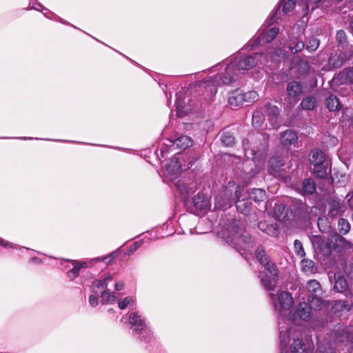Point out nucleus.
Wrapping results in <instances>:
<instances>
[{"instance_id":"nucleus-25","label":"nucleus","mask_w":353,"mask_h":353,"mask_svg":"<svg viewBox=\"0 0 353 353\" xmlns=\"http://www.w3.org/2000/svg\"><path fill=\"white\" fill-rule=\"evenodd\" d=\"M350 309L351 305L343 301H336L332 308L333 312L335 314L342 312H347Z\"/></svg>"},{"instance_id":"nucleus-1","label":"nucleus","mask_w":353,"mask_h":353,"mask_svg":"<svg viewBox=\"0 0 353 353\" xmlns=\"http://www.w3.org/2000/svg\"><path fill=\"white\" fill-rule=\"evenodd\" d=\"M236 203L238 211L247 214L250 211V204L245 201L242 195V190L234 182H229L226 188L214 197V208L226 210Z\"/></svg>"},{"instance_id":"nucleus-3","label":"nucleus","mask_w":353,"mask_h":353,"mask_svg":"<svg viewBox=\"0 0 353 353\" xmlns=\"http://www.w3.org/2000/svg\"><path fill=\"white\" fill-rule=\"evenodd\" d=\"M279 330L281 353H307L309 346L303 341L299 330L281 325V323Z\"/></svg>"},{"instance_id":"nucleus-24","label":"nucleus","mask_w":353,"mask_h":353,"mask_svg":"<svg viewBox=\"0 0 353 353\" xmlns=\"http://www.w3.org/2000/svg\"><path fill=\"white\" fill-rule=\"evenodd\" d=\"M181 170V166L179 165V159L174 157L172 159L170 163L166 168V172L171 175H177Z\"/></svg>"},{"instance_id":"nucleus-44","label":"nucleus","mask_w":353,"mask_h":353,"mask_svg":"<svg viewBox=\"0 0 353 353\" xmlns=\"http://www.w3.org/2000/svg\"><path fill=\"white\" fill-rule=\"evenodd\" d=\"M294 248L296 252V254L300 256L301 257H304L305 255V251L303 248V245L301 242L299 240H295L294 243Z\"/></svg>"},{"instance_id":"nucleus-35","label":"nucleus","mask_w":353,"mask_h":353,"mask_svg":"<svg viewBox=\"0 0 353 353\" xmlns=\"http://www.w3.org/2000/svg\"><path fill=\"white\" fill-rule=\"evenodd\" d=\"M338 228L341 234H345L349 232L350 225L347 220L344 219H340L338 223Z\"/></svg>"},{"instance_id":"nucleus-57","label":"nucleus","mask_w":353,"mask_h":353,"mask_svg":"<svg viewBox=\"0 0 353 353\" xmlns=\"http://www.w3.org/2000/svg\"><path fill=\"white\" fill-rule=\"evenodd\" d=\"M124 283L123 282H118L114 284V288L117 291H120L123 288Z\"/></svg>"},{"instance_id":"nucleus-21","label":"nucleus","mask_w":353,"mask_h":353,"mask_svg":"<svg viewBox=\"0 0 353 353\" xmlns=\"http://www.w3.org/2000/svg\"><path fill=\"white\" fill-rule=\"evenodd\" d=\"M249 198L256 202H261L266 199L267 196L263 189L255 188L249 192Z\"/></svg>"},{"instance_id":"nucleus-9","label":"nucleus","mask_w":353,"mask_h":353,"mask_svg":"<svg viewBox=\"0 0 353 353\" xmlns=\"http://www.w3.org/2000/svg\"><path fill=\"white\" fill-rule=\"evenodd\" d=\"M305 294L308 296V301L313 307L320 308L323 305V300L321 298L323 294V290L320 283L315 280L308 281L305 285Z\"/></svg>"},{"instance_id":"nucleus-18","label":"nucleus","mask_w":353,"mask_h":353,"mask_svg":"<svg viewBox=\"0 0 353 353\" xmlns=\"http://www.w3.org/2000/svg\"><path fill=\"white\" fill-rule=\"evenodd\" d=\"M194 205L199 209L205 210L210 206V201L203 194H198L192 199Z\"/></svg>"},{"instance_id":"nucleus-29","label":"nucleus","mask_w":353,"mask_h":353,"mask_svg":"<svg viewBox=\"0 0 353 353\" xmlns=\"http://www.w3.org/2000/svg\"><path fill=\"white\" fill-rule=\"evenodd\" d=\"M326 105H327V108L330 111L337 110L339 109V102L338 99L335 96L330 95L327 99Z\"/></svg>"},{"instance_id":"nucleus-19","label":"nucleus","mask_w":353,"mask_h":353,"mask_svg":"<svg viewBox=\"0 0 353 353\" xmlns=\"http://www.w3.org/2000/svg\"><path fill=\"white\" fill-rule=\"evenodd\" d=\"M173 144L179 149L185 150L192 145L193 141L188 136H181L174 140Z\"/></svg>"},{"instance_id":"nucleus-38","label":"nucleus","mask_w":353,"mask_h":353,"mask_svg":"<svg viewBox=\"0 0 353 353\" xmlns=\"http://www.w3.org/2000/svg\"><path fill=\"white\" fill-rule=\"evenodd\" d=\"M234 139L233 136L229 132H223L221 134V141L222 143L226 145L230 146L232 145L234 143Z\"/></svg>"},{"instance_id":"nucleus-43","label":"nucleus","mask_w":353,"mask_h":353,"mask_svg":"<svg viewBox=\"0 0 353 353\" xmlns=\"http://www.w3.org/2000/svg\"><path fill=\"white\" fill-rule=\"evenodd\" d=\"M72 266L77 271H80L82 268H87L88 267V262L84 261L70 260Z\"/></svg>"},{"instance_id":"nucleus-23","label":"nucleus","mask_w":353,"mask_h":353,"mask_svg":"<svg viewBox=\"0 0 353 353\" xmlns=\"http://www.w3.org/2000/svg\"><path fill=\"white\" fill-rule=\"evenodd\" d=\"M310 162L312 165H316L327 161L325 160V154L319 150H314L310 153Z\"/></svg>"},{"instance_id":"nucleus-42","label":"nucleus","mask_w":353,"mask_h":353,"mask_svg":"<svg viewBox=\"0 0 353 353\" xmlns=\"http://www.w3.org/2000/svg\"><path fill=\"white\" fill-rule=\"evenodd\" d=\"M134 304V301L131 297H126L123 300L118 301V306L121 310H124L128 306H132Z\"/></svg>"},{"instance_id":"nucleus-52","label":"nucleus","mask_w":353,"mask_h":353,"mask_svg":"<svg viewBox=\"0 0 353 353\" xmlns=\"http://www.w3.org/2000/svg\"><path fill=\"white\" fill-rule=\"evenodd\" d=\"M79 272L77 271L75 268H72L70 270H69L67 273L68 276L70 279H74L79 276Z\"/></svg>"},{"instance_id":"nucleus-28","label":"nucleus","mask_w":353,"mask_h":353,"mask_svg":"<svg viewBox=\"0 0 353 353\" xmlns=\"http://www.w3.org/2000/svg\"><path fill=\"white\" fill-rule=\"evenodd\" d=\"M290 43L289 46V48L294 53L299 52L301 51L304 47L305 44L303 41H297V39H293L290 38Z\"/></svg>"},{"instance_id":"nucleus-2","label":"nucleus","mask_w":353,"mask_h":353,"mask_svg":"<svg viewBox=\"0 0 353 353\" xmlns=\"http://www.w3.org/2000/svg\"><path fill=\"white\" fill-rule=\"evenodd\" d=\"M285 55V50L281 48L269 49L267 54H254V56H245L236 58L227 66V73L230 74L232 70H249L255 65H264L268 63L269 59L272 61H279Z\"/></svg>"},{"instance_id":"nucleus-27","label":"nucleus","mask_w":353,"mask_h":353,"mask_svg":"<svg viewBox=\"0 0 353 353\" xmlns=\"http://www.w3.org/2000/svg\"><path fill=\"white\" fill-rule=\"evenodd\" d=\"M316 104L317 101L316 98L314 97L309 96L302 100L301 105L303 110H312L316 108Z\"/></svg>"},{"instance_id":"nucleus-5","label":"nucleus","mask_w":353,"mask_h":353,"mask_svg":"<svg viewBox=\"0 0 353 353\" xmlns=\"http://www.w3.org/2000/svg\"><path fill=\"white\" fill-rule=\"evenodd\" d=\"M256 256L265 268L259 274L261 283L268 291H274L278 279V270L275 264L270 260L269 256L263 248L256 250Z\"/></svg>"},{"instance_id":"nucleus-40","label":"nucleus","mask_w":353,"mask_h":353,"mask_svg":"<svg viewBox=\"0 0 353 353\" xmlns=\"http://www.w3.org/2000/svg\"><path fill=\"white\" fill-rule=\"evenodd\" d=\"M279 112V108L276 105L270 103L266 105V113L268 116H271L272 119H276Z\"/></svg>"},{"instance_id":"nucleus-13","label":"nucleus","mask_w":353,"mask_h":353,"mask_svg":"<svg viewBox=\"0 0 353 353\" xmlns=\"http://www.w3.org/2000/svg\"><path fill=\"white\" fill-rule=\"evenodd\" d=\"M286 90L289 97L296 98L302 94L303 87L299 82L293 81L288 84Z\"/></svg>"},{"instance_id":"nucleus-4","label":"nucleus","mask_w":353,"mask_h":353,"mask_svg":"<svg viewBox=\"0 0 353 353\" xmlns=\"http://www.w3.org/2000/svg\"><path fill=\"white\" fill-rule=\"evenodd\" d=\"M223 238L239 252L240 250L249 251L253 247V241L239 220L233 219L230 223L228 228L223 231Z\"/></svg>"},{"instance_id":"nucleus-45","label":"nucleus","mask_w":353,"mask_h":353,"mask_svg":"<svg viewBox=\"0 0 353 353\" xmlns=\"http://www.w3.org/2000/svg\"><path fill=\"white\" fill-rule=\"evenodd\" d=\"M341 75L345 78V81L353 83V68L343 70Z\"/></svg>"},{"instance_id":"nucleus-6","label":"nucleus","mask_w":353,"mask_h":353,"mask_svg":"<svg viewBox=\"0 0 353 353\" xmlns=\"http://www.w3.org/2000/svg\"><path fill=\"white\" fill-rule=\"evenodd\" d=\"M270 297L278 315L279 327H280V323L281 325L285 326L286 320L290 321L288 314H291V307L294 303L292 294L289 292L282 291L278 296L270 293Z\"/></svg>"},{"instance_id":"nucleus-56","label":"nucleus","mask_w":353,"mask_h":353,"mask_svg":"<svg viewBox=\"0 0 353 353\" xmlns=\"http://www.w3.org/2000/svg\"><path fill=\"white\" fill-rule=\"evenodd\" d=\"M141 245V242L137 241L134 243L132 246H131L130 249V252H135Z\"/></svg>"},{"instance_id":"nucleus-36","label":"nucleus","mask_w":353,"mask_h":353,"mask_svg":"<svg viewBox=\"0 0 353 353\" xmlns=\"http://www.w3.org/2000/svg\"><path fill=\"white\" fill-rule=\"evenodd\" d=\"M243 96V102L252 103L259 99V94L255 91H249L242 94Z\"/></svg>"},{"instance_id":"nucleus-32","label":"nucleus","mask_w":353,"mask_h":353,"mask_svg":"<svg viewBox=\"0 0 353 353\" xmlns=\"http://www.w3.org/2000/svg\"><path fill=\"white\" fill-rule=\"evenodd\" d=\"M286 206L283 204L279 205L275 209V215L280 221H285L287 218V213L285 212Z\"/></svg>"},{"instance_id":"nucleus-33","label":"nucleus","mask_w":353,"mask_h":353,"mask_svg":"<svg viewBox=\"0 0 353 353\" xmlns=\"http://www.w3.org/2000/svg\"><path fill=\"white\" fill-rule=\"evenodd\" d=\"M334 245L340 247L343 249H349L351 248V244L347 242L343 237L341 236H334Z\"/></svg>"},{"instance_id":"nucleus-12","label":"nucleus","mask_w":353,"mask_h":353,"mask_svg":"<svg viewBox=\"0 0 353 353\" xmlns=\"http://www.w3.org/2000/svg\"><path fill=\"white\" fill-rule=\"evenodd\" d=\"M345 210V205L339 199H332L330 202V210L328 215L330 217H335Z\"/></svg>"},{"instance_id":"nucleus-48","label":"nucleus","mask_w":353,"mask_h":353,"mask_svg":"<svg viewBox=\"0 0 353 353\" xmlns=\"http://www.w3.org/2000/svg\"><path fill=\"white\" fill-rule=\"evenodd\" d=\"M248 144V140H243V146L244 148V150H245V157H247L248 159L250 158H252V159H254V157L256 155V152L253 150H248L246 148V145Z\"/></svg>"},{"instance_id":"nucleus-62","label":"nucleus","mask_w":353,"mask_h":353,"mask_svg":"<svg viewBox=\"0 0 353 353\" xmlns=\"http://www.w3.org/2000/svg\"><path fill=\"white\" fill-rule=\"evenodd\" d=\"M350 27H351L352 31L353 32V20L351 22Z\"/></svg>"},{"instance_id":"nucleus-37","label":"nucleus","mask_w":353,"mask_h":353,"mask_svg":"<svg viewBox=\"0 0 353 353\" xmlns=\"http://www.w3.org/2000/svg\"><path fill=\"white\" fill-rule=\"evenodd\" d=\"M236 79V74L234 70H232L230 74L227 73V68H225V73L222 77V82L224 84H229Z\"/></svg>"},{"instance_id":"nucleus-50","label":"nucleus","mask_w":353,"mask_h":353,"mask_svg":"<svg viewBox=\"0 0 353 353\" xmlns=\"http://www.w3.org/2000/svg\"><path fill=\"white\" fill-rule=\"evenodd\" d=\"M336 37L337 41L341 44L344 43L346 41V34L343 30L338 31Z\"/></svg>"},{"instance_id":"nucleus-55","label":"nucleus","mask_w":353,"mask_h":353,"mask_svg":"<svg viewBox=\"0 0 353 353\" xmlns=\"http://www.w3.org/2000/svg\"><path fill=\"white\" fill-rule=\"evenodd\" d=\"M344 334L345 335V338L348 341H350L352 340V336L349 335L347 332H345ZM337 338L339 341H343L342 339L344 338L343 336H341L340 334H337Z\"/></svg>"},{"instance_id":"nucleus-46","label":"nucleus","mask_w":353,"mask_h":353,"mask_svg":"<svg viewBox=\"0 0 353 353\" xmlns=\"http://www.w3.org/2000/svg\"><path fill=\"white\" fill-rule=\"evenodd\" d=\"M263 120V117L259 112H254L252 115V125L255 128L261 127V121Z\"/></svg>"},{"instance_id":"nucleus-58","label":"nucleus","mask_w":353,"mask_h":353,"mask_svg":"<svg viewBox=\"0 0 353 353\" xmlns=\"http://www.w3.org/2000/svg\"><path fill=\"white\" fill-rule=\"evenodd\" d=\"M324 221V219H321L319 218V221H318V225L319 227V228L321 229V224Z\"/></svg>"},{"instance_id":"nucleus-14","label":"nucleus","mask_w":353,"mask_h":353,"mask_svg":"<svg viewBox=\"0 0 353 353\" xmlns=\"http://www.w3.org/2000/svg\"><path fill=\"white\" fill-rule=\"evenodd\" d=\"M315 190L316 185L314 181L311 179H307L303 181L299 192L303 195H309L313 194Z\"/></svg>"},{"instance_id":"nucleus-31","label":"nucleus","mask_w":353,"mask_h":353,"mask_svg":"<svg viewBox=\"0 0 353 353\" xmlns=\"http://www.w3.org/2000/svg\"><path fill=\"white\" fill-rule=\"evenodd\" d=\"M343 63V58L338 54H333L329 59V64L334 68H338L342 66Z\"/></svg>"},{"instance_id":"nucleus-7","label":"nucleus","mask_w":353,"mask_h":353,"mask_svg":"<svg viewBox=\"0 0 353 353\" xmlns=\"http://www.w3.org/2000/svg\"><path fill=\"white\" fill-rule=\"evenodd\" d=\"M113 281V276L110 274H105L101 279H96L93 281L92 285V292L99 294L101 293V303L103 304H112L116 301L117 296L115 293L110 292L107 290L109 284Z\"/></svg>"},{"instance_id":"nucleus-61","label":"nucleus","mask_w":353,"mask_h":353,"mask_svg":"<svg viewBox=\"0 0 353 353\" xmlns=\"http://www.w3.org/2000/svg\"><path fill=\"white\" fill-rule=\"evenodd\" d=\"M320 1L321 0H311V1L313 2L314 3H317Z\"/></svg>"},{"instance_id":"nucleus-59","label":"nucleus","mask_w":353,"mask_h":353,"mask_svg":"<svg viewBox=\"0 0 353 353\" xmlns=\"http://www.w3.org/2000/svg\"><path fill=\"white\" fill-rule=\"evenodd\" d=\"M322 353H334L332 351V349L329 347L327 350H325V352H323Z\"/></svg>"},{"instance_id":"nucleus-41","label":"nucleus","mask_w":353,"mask_h":353,"mask_svg":"<svg viewBox=\"0 0 353 353\" xmlns=\"http://www.w3.org/2000/svg\"><path fill=\"white\" fill-rule=\"evenodd\" d=\"M118 254L116 252H112L110 254L107 255L105 256L102 257H97L92 259L90 260V262H101V261H105L108 259V261H107V263H110L114 259H115L117 256Z\"/></svg>"},{"instance_id":"nucleus-64","label":"nucleus","mask_w":353,"mask_h":353,"mask_svg":"<svg viewBox=\"0 0 353 353\" xmlns=\"http://www.w3.org/2000/svg\"><path fill=\"white\" fill-rule=\"evenodd\" d=\"M319 350L320 352H322V350H321V348H319Z\"/></svg>"},{"instance_id":"nucleus-11","label":"nucleus","mask_w":353,"mask_h":353,"mask_svg":"<svg viewBox=\"0 0 353 353\" xmlns=\"http://www.w3.org/2000/svg\"><path fill=\"white\" fill-rule=\"evenodd\" d=\"M279 29L275 26H268L261 30L257 38L253 43V46H261L272 41L279 34Z\"/></svg>"},{"instance_id":"nucleus-53","label":"nucleus","mask_w":353,"mask_h":353,"mask_svg":"<svg viewBox=\"0 0 353 353\" xmlns=\"http://www.w3.org/2000/svg\"><path fill=\"white\" fill-rule=\"evenodd\" d=\"M0 245L8 248H15L17 246L13 245L12 243H10L5 239L0 237Z\"/></svg>"},{"instance_id":"nucleus-49","label":"nucleus","mask_w":353,"mask_h":353,"mask_svg":"<svg viewBox=\"0 0 353 353\" xmlns=\"http://www.w3.org/2000/svg\"><path fill=\"white\" fill-rule=\"evenodd\" d=\"M176 185L181 194L186 195L191 193L190 189H189L185 184L177 182Z\"/></svg>"},{"instance_id":"nucleus-22","label":"nucleus","mask_w":353,"mask_h":353,"mask_svg":"<svg viewBox=\"0 0 353 353\" xmlns=\"http://www.w3.org/2000/svg\"><path fill=\"white\" fill-rule=\"evenodd\" d=\"M314 165V173L316 177L323 179L326 177L327 172V168L329 165V162L321 163Z\"/></svg>"},{"instance_id":"nucleus-30","label":"nucleus","mask_w":353,"mask_h":353,"mask_svg":"<svg viewBox=\"0 0 353 353\" xmlns=\"http://www.w3.org/2000/svg\"><path fill=\"white\" fill-rule=\"evenodd\" d=\"M301 269L305 273L314 272V263L310 259H303L301 262Z\"/></svg>"},{"instance_id":"nucleus-15","label":"nucleus","mask_w":353,"mask_h":353,"mask_svg":"<svg viewBox=\"0 0 353 353\" xmlns=\"http://www.w3.org/2000/svg\"><path fill=\"white\" fill-rule=\"evenodd\" d=\"M258 227L261 231L271 236L276 237L279 234V230L276 224L272 223L268 225L265 222H260L258 225Z\"/></svg>"},{"instance_id":"nucleus-34","label":"nucleus","mask_w":353,"mask_h":353,"mask_svg":"<svg viewBox=\"0 0 353 353\" xmlns=\"http://www.w3.org/2000/svg\"><path fill=\"white\" fill-rule=\"evenodd\" d=\"M319 40L314 37H311L309 39L306 44L305 48L307 51L310 52H314L319 48Z\"/></svg>"},{"instance_id":"nucleus-16","label":"nucleus","mask_w":353,"mask_h":353,"mask_svg":"<svg viewBox=\"0 0 353 353\" xmlns=\"http://www.w3.org/2000/svg\"><path fill=\"white\" fill-rule=\"evenodd\" d=\"M297 140L296 133L292 130H286L281 136V141L284 146H289L294 143Z\"/></svg>"},{"instance_id":"nucleus-54","label":"nucleus","mask_w":353,"mask_h":353,"mask_svg":"<svg viewBox=\"0 0 353 353\" xmlns=\"http://www.w3.org/2000/svg\"><path fill=\"white\" fill-rule=\"evenodd\" d=\"M346 199L350 208H353V192L347 194Z\"/></svg>"},{"instance_id":"nucleus-8","label":"nucleus","mask_w":353,"mask_h":353,"mask_svg":"<svg viewBox=\"0 0 353 353\" xmlns=\"http://www.w3.org/2000/svg\"><path fill=\"white\" fill-rule=\"evenodd\" d=\"M312 317L311 306L305 303H300L295 308L292 315L288 314L290 321L286 320L285 327H291L290 323L301 325L303 322L308 321Z\"/></svg>"},{"instance_id":"nucleus-20","label":"nucleus","mask_w":353,"mask_h":353,"mask_svg":"<svg viewBox=\"0 0 353 353\" xmlns=\"http://www.w3.org/2000/svg\"><path fill=\"white\" fill-rule=\"evenodd\" d=\"M283 165V163L280 157L272 158L269 161L268 171L270 174H275Z\"/></svg>"},{"instance_id":"nucleus-63","label":"nucleus","mask_w":353,"mask_h":353,"mask_svg":"<svg viewBox=\"0 0 353 353\" xmlns=\"http://www.w3.org/2000/svg\"><path fill=\"white\" fill-rule=\"evenodd\" d=\"M108 312H110V313L113 312V310L112 309H109L108 310Z\"/></svg>"},{"instance_id":"nucleus-26","label":"nucleus","mask_w":353,"mask_h":353,"mask_svg":"<svg viewBox=\"0 0 353 353\" xmlns=\"http://www.w3.org/2000/svg\"><path fill=\"white\" fill-rule=\"evenodd\" d=\"M335 283L334 290L337 292H342L347 287V283L343 276L340 274H334Z\"/></svg>"},{"instance_id":"nucleus-47","label":"nucleus","mask_w":353,"mask_h":353,"mask_svg":"<svg viewBox=\"0 0 353 353\" xmlns=\"http://www.w3.org/2000/svg\"><path fill=\"white\" fill-rule=\"evenodd\" d=\"M312 243L318 248L322 249L323 246L326 247V243L324 242L321 236H315L312 239Z\"/></svg>"},{"instance_id":"nucleus-10","label":"nucleus","mask_w":353,"mask_h":353,"mask_svg":"<svg viewBox=\"0 0 353 353\" xmlns=\"http://www.w3.org/2000/svg\"><path fill=\"white\" fill-rule=\"evenodd\" d=\"M129 323L133 332L140 333L139 339L147 341V337L151 335V331L146 327L145 319L138 312H132L129 316Z\"/></svg>"},{"instance_id":"nucleus-39","label":"nucleus","mask_w":353,"mask_h":353,"mask_svg":"<svg viewBox=\"0 0 353 353\" xmlns=\"http://www.w3.org/2000/svg\"><path fill=\"white\" fill-rule=\"evenodd\" d=\"M281 3L283 6V12L288 13L293 10L295 6V0H282Z\"/></svg>"},{"instance_id":"nucleus-17","label":"nucleus","mask_w":353,"mask_h":353,"mask_svg":"<svg viewBox=\"0 0 353 353\" xmlns=\"http://www.w3.org/2000/svg\"><path fill=\"white\" fill-rule=\"evenodd\" d=\"M243 99L242 93L239 90H236L229 96L228 103L232 107L236 108L243 103Z\"/></svg>"},{"instance_id":"nucleus-51","label":"nucleus","mask_w":353,"mask_h":353,"mask_svg":"<svg viewBox=\"0 0 353 353\" xmlns=\"http://www.w3.org/2000/svg\"><path fill=\"white\" fill-rule=\"evenodd\" d=\"M98 294L94 293L89 296V303L92 307H95L98 305Z\"/></svg>"},{"instance_id":"nucleus-60","label":"nucleus","mask_w":353,"mask_h":353,"mask_svg":"<svg viewBox=\"0 0 353 353\" xmlns=\"http://www.w3.org/2000/svg\"><path fill=\"white\" fill-rule=\"evenodd\" d=\"M177 108V110H178V112H177V114H179L180 116H181V112H180V110H179V105H177V108Z\"/></svg>"}]
</instances>
